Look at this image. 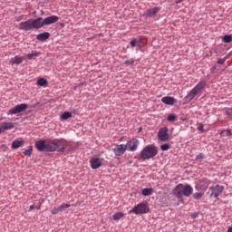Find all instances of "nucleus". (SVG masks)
I'll list each match as a JSON object with an SVG mask.
<instances>
[{
  "mask_svg": "<svg viewBox=\"0 0 232 232\" xmlns=\"http://www.w3.org/2000/svg\"><path fill=\"white\" fill-rule=\"evenodd\" d=\"M68 148V141L64 139H56L46 142V151L64 153Z\"/></svg>",
  "mask_w": 232,
  "mask_h": 232,
  "instance_id": "1",
  "label": "nucleus"
},
{
  "mask_svg": "<svg viewBox=\"0 0 232 232\" xmlns=\"http://www.w3.org/2000/svg\"><path fill=\"white\" fill-rule=\"evenodd\" d=\"M174 197L177 198H182V197H191L193 195V187L191 185L179 184L173 189Z\"/></svg>",
  "mask_w": 232,
  "mask_h": 232,
  "instance_id": "2",
  "label": "nucleus"
},
{
  "mask_svg": "<svg viewBox=\"0 0 232 232\" xmlns=\"http://www.w3.org/2000/svg\"><path fill=\"white\" fill-rule=\"evenodd\" d=\"M159 153L155 145L146 146L140 153V157L142 160H149V159H153Z\"/></svg>",
  "mask_w": 232,
  "mask_h": 232,
  "instance_id": "3",
  "label": "nucleus"
},
{
  "mask_svg": "<svg viewBox=\"0 0 232 232\" xmlns=\"http://www.w3.org/2000/svg\"><path fill=\"white\" fill-rule=\"evenodd\" d=\"M41 28V24H39V20L37 19H29L25 22H21L19 24V30H24L28 32L30 30H38Z\"/></svg>",
  "mask_w": 232,
  "mask_h": 232,
  "instance_id": "4",
  "label": "nucleus"
},
{
  "mask_svg": "<svg viewBox=\"0 0 232 232\" xmlns=\"http://www.w3.org/2000/svg\"><path fill=\"white\" fill-rule=\"evenodd\" d=\"M206 88V82H199L184 98L185 102H191L198 93Z\"/></svg>",
  "mask_w": 232,
  "mask_h": 232,
  "instance_id": "5",
  "label": "nucleus"
},
{
  "mask_svg": "<svg viewBox=\"0 0 232 232\" xmlns=\"http://www.w3.org/2000/svg\"><path fill=\"white\" fill-rule=\"evenodd\" d=\"M59 21V16L57 15H51L44 19L43 17L38 18V23L40 24V28H43V26H48L50 24H53Z\"/></svg>",
  "mask_w": 232,
  "mask_h": 232,
  "instance_id": "6",
  "label": "nucleus"
},
{
  "mask_svg": "<svg viewBox=\"0 0 232 232\" xmlns=\"http://www.w3.org/2000/svg\"><path fill=\"white\" fill-rule=\"evenodd\" d=\"M130 213H135V215H144V213H150V207L146 204H138L130 211Z\"/></svg>",
  "mask_w": 232,
  "mask_h": 232,
  "instance_id": "7",
  "label": "nucleus"
},
{
  "mask_svg": "<svg viewBox=\"0 0 232 232\" xmlns=\"http://www.w3.org/2000/svg\"><path fill=\"white\" fill-rule=\"evenodd\" d=\"M210 190V198H217L222 195V191H224V186L217 185L215 187H211Z\"/></svg>",
  "mask_w": 232,
  "mask_h": 232,
  "instance_id": "8",
  "label": "nucleus"
},
{
  "mask_svg": "<svg viewBox=\"0 0 232 232\" xmlns=\"http://www.w3.org/2000/svg\"><path fill=\"white\" fill-rule=\"evenodd\" d=\"M28 108V104L26 103H21L16 105L14 108L8 111L7 115H15L17 113H21L22 111H24Z\"/></svg>",
  "mask_w": 232,
  "mask_h": 232,
  "instance_id": "9",
  "label": "nucleus"
},
{
  "mask_svg": "<svg viewBox=\"0 0 232 232\" xmlns=\"http://www.w3.org/2000/svg\"><path fill=\"white\" fill-rule=\"evenodd\" d=\"M28 108V104L26 103H21L16 105L14 108L8 111L7 115H15L17 113H21L22 111H24Z\"/></svg>",
  "mask_w": 232,
  "mask_h": 232,
  "instance_id": "10",
  "label": "nucleus"
},
{
  "mask_svg": "<svg viewBox=\"0 0 232 232\" xmlns=\"http://www.w3.org/2000/svg\"><path fill=\"white\" fill-rule=\"evenodd\" d=\"M158 139L162 142L169 140V134L168 133V127H162L158 131Z\"/></svg>",
  "mask_w": 232,
  "mask_h": 232,
  "instance_id": "11",
  "label": "nucleus"
},
{
  "mask_svg": "<svg viewBox=\"0 0 232 232\" xmlns=\"http://www.w3.org/2000/svg\"><path fill=\"white\" fill-rule=\"evenodd\" d=\"M126 149L128 151H137V149L139 148V140L132 139L130 141L125 144Z\"/></svg>",
  "mask_w": 232,
  "mask_h": 232,
  "instance_id": "12",
  "label": "nucleus"
},
{
  "mask_svg": "<svg viewBox=\"0 0 232 232\" xmlns=\"http://www.w3.org/2000/svg\"><path fill=\"white\" fill-rule=\"evenodd\" d=\"M126 145L125 144H120L117 145L114 149H112V151L116 157H122L124 153H126Z\"/></svg>",
  "mask_w": 232,
  "mask_h": 232,
  "instance_id": "13",
  "label": "nucleus"
},
{
  "mask_svg": "<svg viewBox=\"0 0 232 232\" xmlns=\"http://www.w3.org/2000/svg\"><path fill=\"white\" fill-rule=\"evenodd\" d=\"M90 164H91V168L92 169H99V168H101V166H102V160H101L99 158H92L90 160Z\"/></svg>",
  "mask_w": 232,
  "mask_h": 232,
  "instance_id": "14",
  "label": "nucleus"
},
{
  "mask_svg": "<svg viewBox=\"0 0 232 232\" xmlns=\"http://www.w3.org/2000/svg\"><path fill=\"white\" fill-rule=\"evenodd\" d=\"M209 186V182L207 179L200 180L197 185H196V189L198 191H206Z\"/></svg>",
  "mask_w": 232,
  "mask_h": 232,
  "instance_id": "15",
  "label": "nucleus"
},
{
  "mask_svg": "<svg viewBox=\"0 0 232 232\" xmlns=\"http://www.w3.org/2000/svg\"><path fill=\"white\" fill-rule=\"evenodd\" d=\"M160 10V7L150 8L144 13V15L145 17H155L157 14H159Z\"/></svg>",
  "mask_w": 232,
  "mask_h": 232,
  "instance_id": "16",
  "label": "nucleus"
},
{
  "mask_svg": "<svg viewBox=\"0 0 232 232\" xmlns=\"http://www.w3.org/2000/svg\"><path fill=\"white\" fill-rule=\"evenodd\" d=\"M161 102L163 104H167L168 106H173L177 102V100L171 96H165L161 99Z\"/></svg>",
  "mask_w": 232,
  "mask_h": 232,
  "instance_id": "17",
  "label": "nucleus"
},
{
  "mask_svg": "<svg viewBox=\"0 0 232 232\" xmlns=\"http://www.w3.org/2000/svg\"><path fill=\"white\" fill-rule=\"evenodd\" d=\"M8 130H14L13 122H4L0 125V133L8 131Z\"/></svg>",
  "mask_w": 232,
  "mask_h": 232,
  "instance_id": "18",
  "label": "nucleus"
},
{
  "mask_svg": "<svg viewBox=\"0 0 232 232\" xmlns=\"http://www.w3.org/2000/svg\"><path fill=\"white\" fill-rule=\"evenodd\" d=\"M35 148L38 151H46V141L43 140L36 141Z\"/></svg>",
  "mask_w": 232,
  "mask_h": 232,
  "instance_id": "19",
  "label": "nucleus"
},
{
  "mask_svg": "<svg viewBox=\"0 0 232 232\" xmlns=\"http://www.w3.org/2000/svg\"><path fill=\"white\" fill-rule=\"evenodd\" d=\"M67 208H70V204L61 205L59 208H54L52 210L53 215H57V213H61L63 209H67Z\"/></svg>",
  "mask_w": 232,
  "mask_h": 232,
  "instance_id": "20",
  "label": "nucleus"
},
{
  "mask_svg": "<svg viewBox=\"0 0 232 232\" xmlns=\"http://www.w3.org/2000/svg\"><path fill=\"white\" fill-rule=\"evenodd\" d=\"M36 39L37 41H41V42L46 41L47 39H50V33L44 32V33L39 34H37Z\"/></svg>",
  "mask_w": 232,
  "mask_h": 232,
  "instance_id": "21",
  "label": "nucleus"
},
{
  "mask_svg": "<svg viewBox=\"0 0 232 232\" xmlns=\"http://www.w3.org/2000/svg\"><path fill=\"white\" fill-rule=\"evenodd\" d=\"M24 58L20 56H14V58H11L9 61L10 64H21L23 63Z\"/></svg>",
  "mask_w": 232,
  "mask_h": 232,
  "instance_id": "22",
  "label": "nucleus"
},
{
  "mask_svg": "<svg viewBox=\"0 0 232 232\" xmlns=\"http://www.w3.org/2000/svg\"><path fill=\"white\" fill-rule=\"evenodd\" d=\"M24 144V140H14L12 143V149L17 150L18 148H21Z\"/></svg>",
  "mask_w": 232,
  "mask_h": 232,
  "instance_id": "23",
  "label": "nucleus"
},
{
  "mask_svg": "<svg viewBox=\"0 0 232 232\" xmlns=\"http://www.w3.org/2000/svg\"><path fill=\"white\" fill-rule=\"evenodd\" d=\"M143 197H150V195H153V188H146L142 189Z\"/></svg>",
  "mask_w": 232,
  "mask_h": 232,
  "instance_id": "24",
  "label": "nucleus"
},
{
  "mask_svg": "<svg viewBox=\"0 0 232 232\" xmlns=\"http://www.w3.org/2000/svg\"><path fill=\"white\" fill-rule=\"evenodd\" d=\"M62 121H68V119H72V112L65 111L61 115Z\"/></svg>",
  "mask_w": 232,
  "mask_h": 232,
  "instance_id": "25",
  "label": "nucleus"
},
{
  "mask_svg": "<svg viewBox=\"0 0 232 232\" xmlns=\"http://www.w3.org/2000/svg\"><path fill=\"white\" fill-rule=\"evenodd\" d=\"M124 217V213L123 212H117L115 214H113L112 218L113 220H121V218H122Z\"/></svg>",
  "mask_w": 232,
  "mask_h": 232,
  "instance_id": "26",
  "label": "nucleus"
},
{
  "mask_svg": "<svg viewBox=\"0 0 232 232\" xmlns=\"http://www.w3.org/2000/svg\"><path fill=\"white\" fill-rule=\"evenodd\" d=\"M32 151H34V147L29 146L28 150H25L23 154L25 155V157H31L32 156Z\"/></svg>",
  "mask_w": 232,
  "mask_h": 232,
  "instance_id": "27",
  "label": "nucleus"
},
{
  "mask_svg": "<svg viewBox=\"0 0 232 232\" xmlns=\"http://www.w3.org/2000/svg\"><path fill=\"white\" fill-rule=\"evenodd\" d=\"M38 86H48V81L44 78H41L37 81Z\"/></svg>",
  "mask_w": 232,
  "mask_h": 232,
  "instance_id": "28",
  "label": "nucleus"
},
{
  "mask_svg": "<svg viewBox=\"0 0 232 232\" xmlns=\"http://www.w3.org/2000/svg\"><path fill=\"white\" fill-rule=\"evenodd\" d=\"M41 55L40 53H32L27 54V59H29V61H32V59H34V57H39Z\"/></svg>",
  "mask_w": 232,
  "mask_h": 232,
  "instance_id": "29",
  "label": "nucleus"
},
{
  "mask_svg": "<svg viewBox=\"0 0 232 232\" xmlns=\"http://www.w3.org/2000/svg\"><path fill=\"white\" fill-rule=\"evenodd\" d=\"M177 119V116L175 114H169L167 118V121L169 122H174V121Z\"/></svg>",
  "mask_w": 232,
  "mask_h": 232,
  "instance_id": "30",
  "label": "nucleus"
},
{
  "mask_svg": "<svg viewBox=\"0 0 232 232\" xmlns=\"http://www.w3.org/2000/svg\"><path fill=\"white\" fill-rule=\"evenodd\" d=\"M135 60L133 58L127 60L124 62V64H126L127 66H132V64H134Z\"/></svg>",
  "mask_w": 232,
  "mask_h": 232,
  "instance_id": "31",
  "label": "nucleus"
},
{
  "mask_svg": "<svg viewBox=\"0 0 232 232\" xmlns=\"http://www.w3.org/2000/svg\"><path fill=\"white\" fill-rule=\"evenodd\" d=\"M220 135L221 137H229L231 135V130H223Z\"/></svg>",
  "mask_w": 232,
  "mask_h": 232,
  "instance_id": "32",
  "label": "nucleus"
},
{
  "mask_svg": "<svg viewBox=\"0 0 232 232\" xmlns=\"http://www.w3.org/2000/svg\"><path fill=\"white\" fill-rule=\"evenodd\" d=\"M223 41H224V43H231V41H232V37H231V35H225L224 37H223Z\"/></svg>",
  "mask_w": 232,
  "mask_h": 232,
  "instance_id": "33",
  "label": "nucleus"
},
{
  "mask_svg": "<svg viewBox=\"0 0 232 232\" xmlns=\"http://www.w3.org/2000/svg\"><path fill=\"white\" fill-rule=\"evenodd\" d=\"M160 150H161L162 151H168V150H169V144L165 143V144L161 145V146H160Z\"/></svg>",
  "mask_w": 232,
  "mask_h": 232,
  "instance_id": "34",
  "label": "nucleus"
},
{
  "mask_svg": "<svg viewBox=\"0 0 232 232\" xmlns=\"http://www.w3.org/2000/svg\"><path fill=\"white\" fill-rule=\"evenodd\" d=\"M202 197H204V193H200V192H197L194 194V198H202Z\"/></svg>",
  "mask_w": 232,
  "mask_h": 232,
  "instance_id": "35",
  "label": "nucleus"
},
{
  "mask_svg": "<svg viewBox=\"0 0 232 232\" xmlns=\"http://www.w3.org/2000/svg\"><path fill=\"white\" fill-rule=\"evenodd\" d=\"M228 57H225V58H221L219 60H218V64H224V63H226V61H227Z\"/></svg>",
  "mask_w": 232,
  "mask_h": 232,
  "instance_id": "36",
  "label": "nucleus"
},
{
  "mask_svg": "<svg viewBox=\"0 0 232 232\" xmlns=\"http://www.w3.org/2000/svg\"><path fill=\"white\" fill-rule=\"evenodd\" d=\"M198 131H201V133H204V124L198 123Z\"/></svg>",
  "mask_w": 232,
  "mask_h": 232,
  "instance_id": "37",
  "label": "nucleus"
},
{
  "mask_svg": "<svg viewBox=\"0 0 232 232\" xmlns=\"http://www.w3.org/2000/svg\"><path fill=\"white\" fill-rule=\"evenodd\" d=\"M130 45H131V48H135L137 46V40L136 39H132L130 41Z\"/></svg>",
  "mask_w": 232,
  "mask_h": 232,
  "instance_id": "38",
  "label": "nucleus"
},
{
  "mask_svg": "<svg viewBox=\"0 0 232 232\" xmlns=\"http://www.w3.org/2000/svg\"><path fill=\"white\" fill-rule=\"evenodd\" d=\"M200 159H204V154H199L196 156V160H200Z\"/></svg>",
  "mask_w": 232,
  "mask_h": 232,
  "instance_id": "39",
  "label": "nucleus"
},
{
  "mask_svg": "<svg viewBox=\"0 0 232 232\" xmlns=\"http://www.w3.org/2000/svg\"><path fill=\"white\" fill-rule=\"evenodd\" d=\"M198 217V213L191 214V218H197Z\"/></svg>",
  "mask_w": 232,
  "mask_h": 232,
  "instance_id": "40",
  "label": "nucleus"
},
{
  "mask_svg": "<svg viewBox=\"0 0 232 232\" xmlns=\"http://www.w3.org/2000/svg\"><path fill=\"white\" fill-rule=\"evenodd\" d=\"M35 208V206H34V205H31L30 206V211H32L33 209H34Z\"/></svg>",
  "mask_w": 232,
  "mask_h": 232,
  "instance_id": "41",
  "label": "nucleus"
},
{
  "mask_svg": "<svg viewBox=\"0 0 232 232\" xmlns=\"http://www.w3.org/2000/svg\"><path fill=\"white\" fill-rule=\"evenodd\" d=\"M182 1H183V0H177V1H176V4L179 5V4L182 3Z\"/></svg>",
  "mask_w": 232,
  "mask_h": 232,
  "instance_id": "42",
  "label": "nucleus"
},
{
  "mask_svg": "<svg viewBox=\"0 0 232 232\" xmlns=\"http://www.w3.org/2000/svg\"><path fill=\"white\" fill-rule=\"evenodd\" d=\"M227 232H232V227H229Z\"/></svg>",
  "mask_w": 232,
  "mask_h": 232,
  "instance_id": "43",
  "label": "nucleus"
},
{
  "mask_svg": "<svg viewBox=\"0 0 232 232\" xmlns=\"http://www.w3.org/2000/svg\"><path fill=\"white\" fill-rule=\"evenodd\" d=\"M227 113L232 115V109H229V110L227 111Z\"/></svg>",
  "mask_w": 232,
  "mask_h": 232,
  "instance_id": "44",
  "label": "nucleus"
},
{
  "mask_svg": "<svg viewBox=\"0 0 232 232\" xmlns=\"http://www.w3.org/2000/svg\"><path fill=\"white\" fill-rule=\"evenodd\" d=\"M137 44H138V46H140V48H141V47H142V45H141L140 44H139V43H138Z\"/></svg>",
  "mask_w": 232,
  "mask_h": 232,
  "instance_id": "45",
  "label": "nucleus"
}]
</instances>
